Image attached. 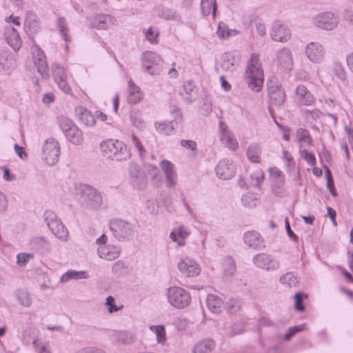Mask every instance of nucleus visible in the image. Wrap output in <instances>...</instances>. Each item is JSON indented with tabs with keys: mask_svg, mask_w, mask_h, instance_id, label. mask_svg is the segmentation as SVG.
<instances>
[{
	"mask_svg": "<svg viewBox=\"0 0 353 353\" xmlns=\"http://www.w3.org/2000/svg\"><path fill=\"white\" fill-rule=\"evenodd\" d=\"M245 77L248 86L252 90L259 92L261 90L263 84V70L258 54H252L251 55Z\"/></svg>",
	"mask_w": 353,
	"mask_h": 353,
	"instance_id": "nucleus-1",
	"label": "nucleus"
},
{
	"mask_svg": "<svg viewBox=\"0 0 353 353\" xmlns=\"http://www.w3.org/2000/svg\"><path fill=\"white\" fill-rule=\"evenodd\" d=\"M102 153L108 158L115 161H125L131 156L127 145L119 140L108 139L100 144Z\"/></svg>",
	"mask_w": 353,
	"mask_h": 353,
	"instance_id": "nucleus-2",
	"label": "nucleus"
},
{
	"mask_svg": "<svg viewBox=\"0 0 353 353\" xmlns=\"http://www.w3.org/2000/svg\"><path fill=\"white\" fill-rule=\"evenodd\" d=\"M7 25L4 28V37L7 43L17 52L21 46V39L17 28L21 27V19L11 14L5 19Z\"/></svg>",
	"mask_w": 353,
	"mask_h": 353,
	"instance_id": "nucleus-3",
	"label": "nucleus"
},
{
	"mask_svg": "<svg viewBox=\"0 0 353 353\" xmlns=\"http://www.w3.org/2000/svg\"><path fill=\"white\" fill-rule=\"evenodd\" d=\"M57 122L70 143L74 145H81L83 143V137L81 130L70 118L59 115L57 117Z\"/></svg>",
	"mask_w": 353,
	"mask_h": 353,
	"instance_id": "nucleus-4",
	"label": "nucleus"
},
{
	"mask_svg": "<svg viewBox=\"0 0 353 353\" xmlns=\"http://www.w3.org/2000/svg\"><path fill=\"white\" fill-rule=\"evenodd\" d=\"M167 296L169 303L176 308H184L188 306L191 302L190 293L181 287L169 288Z\"/></svg>",
	"mask_w": 353,
	"mask_h": 353,
	"instance_id": "nucleus-5",
	"label": "nucleus"
},
{
	"mask_svg": "<svg viewBox=\"0 0 353 353\" xmlns=\"http://www.w3.org/2000/svg\"><path fill=\"white\" fill-rule=\"evenodd\" d=\"M143 70L151 75L159 74L163 66L161 57L152 51H147L141 56Z\"/></svg>",
	"mask_w": 353,
	"mask_h": 353,
	"instance_id": "nucleus-6",
	"label": "nucleus"
},
{
	"mask_svg": "<svg viewBox=\"0 0 353 353\" xmlns=\"http://www.w3.org/2000/svg\"><path fill=\"white\" fill-rule=\"evenodd\" d=\"M43 159L49 165H55L59 159L60 145L54 138L48 139L43 145Z\"/></svg>",
	"mask_w": 353,
	"mask_h": 353,
	"instance_id": "nucleus-7",
	"label": "nucleus"
},
{
	"mask_svg": "<svg viewBox=\"0 0 353 353\" xmlns=\"http://www.w3.org/2000/svg\"><path fill=\"white\" fill-rule=\"evenodd\" d=\"M81 202L90 208H98L102 205V196L94 188L84 185L81 188Z\"/></svg>",
	"mask_w": 353,
	"mask_h": 353,
	"instance_id": "nucleus-8",
	"label": "nucleus"
},
{
	"mask_svg": "<svg viewBox=\"0 0 353 353\" xmlns=\"http://www.w3.org/2000/svg\"><path fill=\"white\" fill-rule=\"evenodd\" d=\"M272 181V190L274 194L278 197H284L287 195L285 188V176L283 172L276 167L269 169Z\"/></svg>",
	"mask_w": 353,
	"mask_h": 353,
	"instance_id": "nucleus-9",
	"label": "nucleus"
},
{
	"mask_svg": "<svg viewBox=\"0 0 353 353\" xmlns=\"http://www.w3.org/2000/svg\"><path fill=\"white\" fill-rule=\"evenodd\" d=\"M110 229L119 241L130 239L133 233L132 225L130 223L120 219L112 220L110 222Z\"/></svg>",
	"mask_w": 353,
	"mask_h": 353,
	"instance_id": "nucleus-10",
	"label": "nucleus"
},
{
	"mask_svg": "<svg viewBox=\"0 0 353 353\" xmlns=\"http://www.w3.org/2000/svg\"><path fill=\"white\" fill-rule=\"evenodd\" d=\"M179 272L187 277H194L201 272L199 264L189 256L182 257L177 265Z\"/></svg>",
	"mask_w": 353,
	"mask_h": 353,
	"instance_id": "nucleus-11",
	"label": "nucleus"
},
{
	"mask_svg": "<svg viewBox=\"0 0 353 353\" xmlns=\"http://www.w3.org/2000/svg\"><path fill=\"white\" fill-rule=\"evenodd\" d=\"M315 25L326 30H332L339 24V18L332 12H325L319 14L314 19Z\"/></svg>",
	"mask_w": 353,
	"mask_h": 353,
	"instance_id": "nucleus-12",
	"label": "nucleus"
},
{
	"mask_svg": "<svg viewBox=\"0 0 353 353\" xmlns=\"http://www.w3.org/2000/svg\"><path fill=\"white\" fill-rule=\"evenodd\" d=\"M32 54L38 72L42 77L48 76L49 68L43 51L38 46L34 45L32 48Z\"/></svg>",
	"mask_w": 353,
	"mask_h": 353,
	"instance_id": "nucleus-13",
	"label": "nucleus"
},
{
	"mask_svg": "<svg viewBox=\"0 0 353 353\" xmlns=\"http://www.w3.org/2000/svg\"><path fill=\"white\" fill-rule=\"evenodd\" d=\"M253 263L256 267L266 270H276L280 267V263L266 253L255 255L253 257Z\"/></svg>",
	"mask_w": 353,
	"mask_h": 353,
	"instance_id": "nucleus-14",
	"label": "nucleus"
},
{
	"mask_svg": "<svg viewBox=\"0 0 353 353\" xmlns=\"http://www.w3.org/2000/svg\"><path fill=\"white\" fill-rule=\"evenodd\" d=\"M219 130L221 142L231 150L236 151L239 148V143L233 132L223 121L219 123Z\"/></svg>",
	"mask_w": 353,
	"mask_h": 353,
	"instance_id": "nucleus-15",
	"label": "nucleus"
},
{
	"mask_svg": "<svg viewBox=\"0 0 353 353\" xmlns=\"http://www.w3.org/2000/svg\"><path fill=\"white\" fill-rule=\"evenodd\" d=\"M235 165L232 160L223 159L219 161L216 168V175L221 179L228 180L234 176Z\"/></svg>",
	"mask_w": 353,
	"mask_h": 353,
	"instance_id": "nucleus-16",
	"label": "nucleus"
},
{
	"mask_svg": "<svg viewBox=\"0 0 353 353\" xmlns=\"http://www.w3.org/2000/svg\"><path fill=\"white\" fill-rule=\"evenodd\" d=\"M90 26L94 28L104 30L112 27L116 24V19L105 14H97L92 17L90 19Z\"/></svg>",
	"mask_w": 353,
	"mask_h": 353,
	"instance_id": "nucleus-17",
	"label": "nucleus"
},
{
	"mask_svg": "<svg viewBox=\"0 0 353 353\" xmlns=\"http://www.w3.org/2000/svg\"><path fill=\"white\" fill-rule=\"evenodd\" d=\"M307 57L314 63H320L323 60L325 51L323 46L318 42H311L305 48Z\"/></svg>",
	"mask_w": 353,
	"mask_h": 353,
	"instance_id": "nucleus-18",
	"label": "nucleus"
},
{
	"mask_svg": "<svg viewBox=\"0 0 353 353\" xmlns=\"http://www.w3.org/2000/svg\"><path fill=\"white\" fill-rule=\"evenodd\" d=\"M268 94L271 104L281 106L285 101V92L284 90L278 85H270L268 88Z\"/></svg>",
	"mask_w": 353,
	"mask_h": 353,
	"instance_id": "nucleus-19",
	"label": "nucleus"
},
{
	"mask_svg": "<svg viewBox=\"0 0 353 353\" xmlns=\"http://www.w3.org/2000/svg\"><path fill=\"white\" fill-rule=\"evenodd\" d=\"M290 31L280 21H275L271 32V37L274 41L285 42L290 38Z\"/></svg>",
	"mask_w": 353,
	"mask_h": 353,
	"instance_id": "nucleus-20",
	"label": "nucleus"
},
{
	"mask_svg": "<svg viewBox=\"0 0 353 353\" xmlns=\"http://www.w3.org/2000/svg\"><path fill=\"white\" fill-rule=\"evenodd\" d=\"M244 243L255 250H261L265 248L264 241L261 234L254 230L248 231L244 234Z\"/></svg>",
	"mask_w": 353,
	"mask_h": 353,
	"instance_id": "nucleus-21",
	"label": "nucleus"
},
{
	"mask_svg": "<svg viewBox=\"0 0 353 353\" xmlns=\"http://www.w3.org/2000/svg\"><path fill=\"white\" fill-rule=\"evenodd\" d=\"M276 61L279 65L283 70H291L292 68V55L288 48H283L277 52Z\"/></svg>",
	"mask_w": 353,
	"mask_h": 353,
	"instance_id": "nucleus-22",
	"label": "nucleus"
},
{
	"mask_svg": "<svg viewBox=\"0 0 353 353\" xmlns=\"http://www.w3.org/2000/svg\"><path fill=\"white\" fill-rule=\"evenodd\" d=\"M297 103L302 105H311L314 101L313 94L304 85H299L296 90Z\"/></svg>",
	"mask_w": 353,
	"mask_h": 353,
	"instance_id": "nucleus-23",
	"label": "nucleus"
},
{
	"mask_svg": "<svg viewBox=\"0 0 353 353\" xmlns=\"http://www.w3.org/2000/svg\"><path fill=\"white\" fill-rule=\"evenodd\" d=\"M24 29L26 33L31 37L37 33L40 30L39 23L37 19V16L31 11L26 12Z\"/></svg>",
	"mask_w": 353,
	"mask_h": 353,
	"instance_id": "nucleus-24",
	"label": "nucleus"
},
{
	"mask_svg": "<svg viewBox=\"0 0 353 353\" xmlns=\"http://www.w3.org/2000/svg\"><path fill=\"white\" fill-rule=\"evenodd\" d=\"M100 258L112 261L117 259L120 254V248L115 245H101L97 250Z\"/></svg>",
	"mask_w": 353,
	"mask_h": 353,
	"instance_id": "nucleus-25",
	"label": "nucleus"
},
{
	"mask_svg": "<svg viewBox=\"0 0 353 353\" xmlns=\"http://www.w3.org/2000/svg\"><path fill=\"white\" fill-rule=\"evenodd\" d=\"M161 168L165 175L167 185L169 187L174 186L176 183L174 165L170 161L163 160L161 163Z\"/></svg>",
	"mask_w": 353,
	"mask_h": 353,
	"instance_id": "nucleus-26",
	"label": "nucleus"
},
{
	"mask_svg": "<svg viewBox=\"0 0 353 353\" xmlns=\"http://www.w3.org/2000/svg\"><path fill=\"white\" fill-rule=\"evenodd\" d=\"M190 232L185 225H181L178 228L174 229L170 234V239L177 243L178 246L185 245V239L190 235Z\"/></svg>",
	"mask_w": 353,
	"mask_h": 353,
	"instance_id": "nucleus-27",
	"label": "nucleus"
},
{
	"mask_svg": "<svg viewBox=\"0 0 353 353\" xmlns=\"http://www.w3.org/2000/svg\"><path fill=\"white\" fill-rule=\"evenodd\" d=\"M32 250L39 252L40 254H46L50 250V243L43 237L33 238L30 243Z\"/></svg>",
	"mask_w": 353,
	"mask_h": 353,
	"instance_id": "nucleus-28",
	"label": "nucleus"
},
{
	"mask_svg": "<svg viewBox=\"0 0 353 353\" xmlns=\"http://www.w3.org/2000/svg\"><path fill=\"white\" fill-rule=\"evenodd\" d=\"M48 228L57 238L63 241L67 240L68 231L60 220L48 223Z\"/></svg>",
	"mask_w": 353,
	"mask_h": 353,
	"instance_id": "nucleus-29",
	"label": "nucleus"
},
{
	"mask_svg": "<svg viewBox=\"0 0 353 353\" xmlns=\"http://www.w3.org/2000/svg\"><path fill=\"white\" fill-rule=\"evenodd\" d=\"M238 61L235 57L230 52L225 53L221 58L220 68L225 71L232 72L235 70Z\"/></svg>",
	"mask_w": 353,
	"mask_h": 353,
	"instance_id": "nucleus-30",
	"label": "nucleus"
},
{
	"mask_svg": "<svg viewBox=\"0 0 353 353\" xmlns=\"http://www.w3.org/2000/svg\"><path fill=\"white\" fill-rule=\"evenodd\" d=\"M128 101L130 103H137L142 99V94L141 92L139 87L136 85L132 80H130L128 82Z\"/></svg>",
	"mask_w": 353,
	"mask_h": 353,
	"instance_id": "nucleus-31",
	"label": "nucleus"
},
{
	"mask_svg": "<svg viewBox=\"0 0 353 353\" xmlns=\"http://www.w3.org/2000/svg\"><path fill=\"white\" fill-rule=\"evenodd\" d=\"M57 27L61 37L66 42L65 48H68L69 43L71 42V37L68 33L69 28L66 19L62 17H59L57 21Z\"/></svg>",
	"mask_w": 353,
	"mask_h": 353,
	"instance_id": "nucleus-32",
	"label": "nucleus"
},
{
	"mask_svg": "<svg viewBox=\"0 0 353 353\" xmlns=\"http://www.w3.org/2000/svg\"><path fill=\"white\" fill-rule=\"evenodd\" d=\"M207 305L212 312L219 314L222 311L223 301L218 296L210 294L207 297Z\"/></svg>",
	"mask_w": 353,
	"mask_h": 353,
	"instance_id": "nucleus-33",
	"label": "nucleus"
},
{
	"mask_svg": "<svg viewBox=\"0 0 353 353\" xmlns=\"http://www.w3.org/2000/svg\"><path fill=\"white\" fill-rule=\"evenodd\" d=\"M246 155L250 161L254 163H259L261 158V148L259 144H250L246 152Z\"/></svg>",
	"mask_w": 353,
	"mask_h": 353,
	"instance_id": "nucleus-34",
	"label": "nucleus"
},
{
	"mask_svg": "<svg viewBox=\"0 0 353 353\" xmlns=\"http://www.w3.org/2000/svg\"><path fill=\"white\" fill-rule=\"evenodd\" d=\"M296 136L297 141L301 143V148L303 146L312 145L313 139L308 130L303 128H299L296 131Z\"/></svg>",
	"mask_w": 353,
	"mask_h": 353,
	"instance_id": "nucleus-35",
	"label": "nucleus"
},
{
	"mask_svg": "<svg viewBox=\"0 0 353 353\" xmlns=\"http://www.w3.org/2000/svg\"><path fill=\"white\" fill-rule=\"evenodd\" d=\"M215 343L210 339L203 340L195 345L193 349L194 353H210L214 348Z\"/></svg>",
	"mask_w": 353,
	"mask_h": 353,
	"instance_id": "nucleus-36",
	"label": "nucleus"
},
{
	"mask_svg": "<svg viewBox=\"0 0 353 353\" xmlns=\"http://www.w3.org/2000/svg\"><path fill=\"white\" fill-rule=\"evenodd\" d=\"M77 111L80 120L85 125L93 126L95 124V117L88 109L81 107Z\"/></svg>",
	"mask_w": 353,
	"mask_h": 353,
	"instance_id": "nucleus-37",
	"label": "nucleus"
},
{
	"mask_svg": "<svg viewBox=\"0 0 353 353\" xmlns=\"http://www.w3.org/2000/svg\"><path fill=\"white\" fill-rule=\"evenodd\" d=\"M216 8V0H201V12L204 16H208L212 13V17L214 19Z\"/></svg>",
	"mask_w": 353,
	"mask_h": 353,
	"instance_id": "nucleus-38",
	"label": "nucleus"
},
{
	"mask_svg": "<svg viewBox=\"0 0 353 353\" xmlns=\"http://www.w3.org/2000/svg\"><path fill=\"white\" fill-rule=\"evenodd\" d=\"M1 68L5 74H10L17 67V59L15 54H8L5 58L4 62L1 63Z\"/></svg>",
	"mask_w": 353,
	"mask_h": 353,
	"instance_id": "nucleus-39",
	"label": "nucleus"
},
{
	"mask_svg": "<svg viewBox=\"0 0 353 353\" xmlns=\"http://www.w3.org/2000/svg\"><path fill=\"white\" fill-rule=\"evenodd\" d=\"M158 16L165 20L179 21L181 19V16L176 10L168 8H162L158 11Z\"/></svg>",
	"mask_w": 353,
	"mask_h": 353,
	"instance_id": "nucleus-40",
	"label": "nucleus"
},
{
	"mask_svg": "<svg viewBox=\"0 0 353 353\" xmlns=\"http://www.w3.org/2000/svg\"><path fill=\"white\" fill-rule=\"evenodd\" d=\"M87 276L88 274L85 271L70 270L62 275L61 277V281L66 283L70 279H86Z\"/></svg>",
	"mask_w": 353,
	"mask_h": 353,
	"instance_id": "nucleus-41",
	"label": "nucleus"
},
{
	"mask_svg": "<svg viewBox=\"0 0 353 353\" xmlns=\"http://www.w3.org/2000/svg\"><path fill=\"white\" fill-rule=\"evenodd\" d=\"M237 34V30L228 28V26L224 23H219L217 30V34L219 38L228 39Z\"/></svg>",
	"mask_w": 353,
	"mask_h": 353,
	"instance_id": "nucleus-42",
	"label": "nucleus"
},
{
	"mask_svg": "<svg viewBox=\"0 0 353 353\" xmlns=\"http://www.w3.org/2000/svg\"><path fill=\"white\" fill-rule=\"evenodd\" d=\"M150 330L156 334L158 343L164 344L166 342L167 338L163 325H151Z\"/></svg>",
	"mask_w": 353,
	"mask_h": 353,
	"instance_id": "nucleus-43",
	"label": "nucleus"
},
{
	"mask_svg": "<svg viewBox=\"0 0 353 353\" xmlns=\"http://www.w3.org/2000/svg\"><path fill=\"white\" fill-rule=\"evenodd\" d=\"M280 282L289 288L296 287L299 283L298 278L292 272L286 273L280 277Z\"/></svg>",
	"mask_w": 353,
	"mask_h": 353,
	"instance_id": "nucleus-44",
	"label": "nucleus"
},
{
	"mask_svg": "<svg viewBox=\"0 0 353 353\" xmlns=\"http://www.w3.org/2000/svg\"><path fill=\"white\" fill-rule=\"evenodd\" d=\"M155 127L157 130L162 134L170 135L171 134L174 130V127L173 125V121H170L169 123L163 122V123H156Z\"/></svg>",
	"mask_w": 353,
	"mask_h": 353,
	"instance_id": "nucleus-45",
	"label": "nucleus"
},
{
	"mask_svg": "<svg viewBox=\"0 0 353 353\" xmlns=\"http://www.w3.org/2000/svg\"><path fill=\"white\" fill-rule=\"evenodd\" d=\"M131 183L134 188L141 190L145 188L148 181L143 173H139L138 175L132 178Z\"/></svg>",
	"mask_w": 353,
	"mask_h": 353,
	"instance_id": "nucleus-46",
	"label": "nucleus"
},
{
	"mask_svg": "<svg viewBox=\"0 0 353 353\" xmlns=\"http://www.w3.org/2000/svg\"><path fill=\"white\" fill-rule=\"evenodd\" d=\"M283 159L285 162V165L286 167L288 172H292L295 169L296 162L291 154L288 150H283Z\"/></svg>",
	"mask_w": 353,
	"mask_h": 353,
	"instance_id": "nucleus-47",
	"label": "nucleus"
},
{
	"mask_svg": "<svg viewBox=\"0 0 353 353\" xmlns=\"http://www.w3.org/2000/svg\"><path fill=\"white\" fill-rule=\"evenodd\" d=\"M117 340L123 344H130L134 341V335L126 331L118 332L115 334Z\"/></svg>",
	"mask_w": 353,
	"mask_h": 353,
	"instance_id": "nucleus-48",
	"label": "nucleus"
},
{
	"mask_svg": "<svg viewBox=\"0 0 353 353\" xmlns=\"http://www.w3.org/2000/svg\"><path fill=\"white\" fill-rule=\"evenodd\" d=\"M17 297L19 303L25 307H28L32 303V300L30 299V294L26 290H18L17 292Z\"/></svg>",
	"mask_w": 353,
	"mask_h": 353,
	"instance_id": "nucleus-49",
	"label": "nucleus"
},
{
	"mask_svg": "<svg viewBox=\"0 0 353 353\" xmlns=\"http://www.w3.org/2000/svg\"><path fill=\"white\" fill-rule=\"evenodd\" d=\"M52 73L53 78L55 81L61 79L67 78L65 69L58 64L52 65Z\"/></svg>",
	"mask_w": 353,
	"mask_h": 353,
	"instance_id": "nucleus-50",
	"label": "nucleus"
},
{
	"mask_svg": "<svg viewBox=\"0 0 353 353\" xmlns=\"http://www.w3.org/2000/svg\"><path fill=\"white\" fill-rule=\"evenodd\" d=\"M254 185L259 187L264 180V172L262 169L256 170L250 176Z\"/></svg>",
	"mask_w": 353,
	"mask_h": 353,
	"instance_id": "nucleus-51",
	"label": "nucleus"
},
{
	"mask_svg": "<svg viewBox=\"0 0 353 353\" xmlns=\"http://www.w3.org/2000/svg\"><path fill=\"white\" fill-rule=\"evenodd\" d=\"M159 32L158 30H155L152 27H150L145 32V39L152 44H157L158 43V37Z\"/></svg>",
	"mask_w": 353,
	"mask_h": 353,
	"instance_id": "nucleus-52",
	"label": "nucleus"
},
{
	"mask_svg": "<svg viewBox=\"0 0 353 353\" xmlns=\"http://www.w3.org/2000/svg\"><path fill=\"white\" fill-rule=\"evenodd\" d=\"M300 153L303 159L310 165L314 166L316 163L314 154L310 152L305 149H301Z\"/></svg>",
	"mask_w": 353,
	"mask_h": 353,
	"instance_id": "nucleus-53",
	"label": "nucleus"
},
{
	"mask_svg": "<svg viewBox=\"0 0 353 353\" xmlns=\"http://www.w3.org/2000/svg\"><path fill=\"white\" fill-rule=\"evenodd\" d=\"M241 308V303L237 299H230L226 305V310L228 313L233 314Z\"/></svg>",
	"mask_w": 353,
	"mask_h": 353,
	"instance_id": "nucleus-54",
	"label": "nucleus"
},
{
	"mask_svg": "<svg viewBox=\"0 0 353 353\" xmlns=\"http://www.w3.org/2000/svg\"><path fill=\"white\" fill-rule=\"evenodd\" d=\"M307 295L302 293V292H298L295 294L294 299H295V308L296 310L302 312L304 310L305 307L303 304V300L305 298H307Z\"/></svg>",
	"mask_w": 353,
	"mask_h": 353,
	"instance_id": "nucleus-55",
	"label": "nucleus"
},
{
	"mask_svg": "<svg viewBox=\"0 0 353 353\" xmlns=\"http://www.w3.org/2000/svg\"><path fill=\"white\" fill-rule=\"evenodd\" d=\"M225 273L227 275L232 276L236 271V266L234 260L232 258L225 259Z\"/></svg>",
	"mask_w": 353,
	"mask_h": 353,
	"instance_id": "nucleus-56",
	"label": "nucleus"
},
{
	"mask_svg": "<svg viewBox=\"0 0 353 353\" xmlns=\"http://www.w3.org/2000/svg\"><path fill=\"white\" fill-rule=\"evenodd\" d=\"M305 324H302L301 325L290 327L288 330V332L285 334L284 336L285 340H290L295 334L304 330L305 329Z\"/></svg>",
	"mask_w": 353,
	"mask_h": 353,
	"instance_id": "nucleus-57",
	"label": "nucleus"
},
{
	"mask_svg": "<svg viewBox=\"0 0 353 353\" xmlns=\"http://www.w3.org/2000/svg\"><path fill=\"white\" fill-rule=\"evenodd\" d=\"M242 203L244 206L252 208L256 205V199L252 194H247L243 196L241 199Z\"/></svg>",
	"mask_w": 353,
	"mask_h": 353,
	"instance_id": "nucleus-58",
	"label": "nucleus"
},
{
	"mask_svg": "<svg viewBox=\"0 0 353 353\" xmlns=\"http://www.w3.org/2000/svg\"><path fill=\"white\" fill-rule=\"evenodd\" d=\"M59 88L68 94H72V88L67 81V78L56 81Z\"/></svg>",
	"mask_w": 353,
	"mask_h": 353,
	"instance_id": "nucleus-59",
	"label": "nucleus"
},
{
	"mask_svg": "<svg viewBox=\"0 0 353 353\" xmlns=\"http://www.w3.org/2000/svg\"><path fill=\"white\" fill-rule=\"evenodd\" d=\"M105 304L108 307V311L110 313L117 312L123 307V305L117 306L114 304V299L112 296H109L106 299Z\"/></svg>",
	"mask_w": 353,
	"mask_h": 353,
	"instance_id": "nucleus-60",
	"label": "nucleus"
},
{
	"mask_svg": "<svg viewBox=\"0 0 353 353\" xmlns=\"http://www.w3.org/2000/svg\"><path fill=\"white\" fill-rule=\"evenodd\" d=\"M33 257V254L20 253L17 255V263L21 267L25 266L28 261Z\"/></svg>",
	"mask_w": 353,
	"mask_h": 353,
	"instance_id": "nucleus-61",
	"label": "nucleus"
},
{
	"mask_svg": "<svg viewBox=\"0 0 353 353\" xmlns=\"http://www.w3.org/2000/svg\"><path fill=\"white\" fill-rule=\"evenodd\" d=\"M334 71L336 77L341 80H345L346 78V72L343 66L339 63L334 65Z\"/></svg>",
	"mask_w": 353,
	"mask_h": 353,
	"instance_id": "nucleus-62",
	"label": "nucleus"
},
{
	"mask_svg": "<svg viewBox=\"0 0 353 353\" xmlns=\"http://www.w3.org/2000/svg\"><path fill=\"white\" fill-rule=\"evenodd\" d=\"M37 335V330L34 328L29 327L23 332V337L24 340H26L28 343L30 342V339H34Z\"/></svg>",
	"mask_w": 353,
	"mask_h": 353,
	"instance_id": "nucleus-63",
	"label": "nucleus"
},
{
	"mask_svg": "<svg viewBox=\"0 0 353 353\" xmlns=\"http://www.w3.org/2000/svg\"><path fill=\"white\" fill-rule=\"evenodd\" d=\"M44 219L48 225V223H50L51 222H55L59 221L56 214L51 210H47L45 212Z\"/></svg>",
	"mask_w": 353,
	"mask_h": 353,
	"instance_id": "nucleus-64",
	"label": "nucleus"
}]
</instances>
